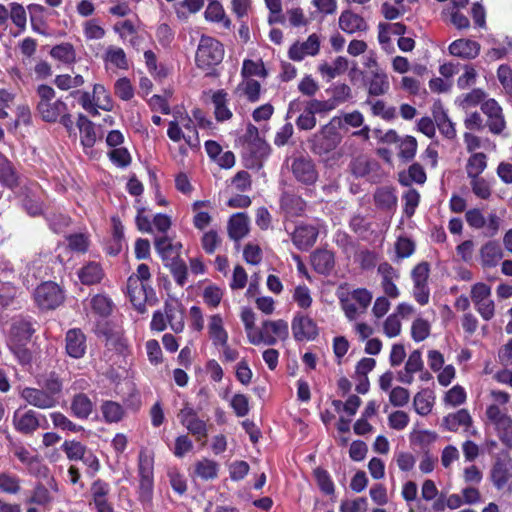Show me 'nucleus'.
<instances>
[{"mask_svg":"<svg viewBox=\"0 0 512 512\" xmlns=\"http://www.w3.org/2000/svg\"><path fill=\"white\" fill-rule=\"evenodd\" d=\"M39 101L36 110L41 119L47 123L59 122L68 132L73 130V120L68 112L67 104L61 99L53 101L55 98V90L46 84H40L36 89Z\"/></svg>","mask_w":512,"mask_h":512,"instance_id":"1","label":"nucleus"},{"mask_svg":"<svg viewBox=\"0 0 512 512\" xmlns=\"http://www.w3.org/2000/svg\"><path fill=\"white\" fill-rule=\"evenodd\" d=\"M150 280V268L145 263L139 264L136 272L127 279V295L134 308L141 314L146 312V304L152 306L158 302L156 292L149 284Z\"/></svg>","mask_w":512,"mask_h":512,"instance_id":"2","label":"nucleus"},{"mask_svg":"<svg viewBox=\"0 0 512 512\" xmlns=\"http://www.w3.org/2000/svg\"><path fill=\"white\" fill-rule=\"evenodd\" d=\"M341 128V117H332L308 140L311 152L318 156H325L333 152L342 141V135L339 131Z\"/></svg>","mask_w":512,"mask_h":512,"instance_id":"3","label":"nucleus"},{"mask_svg":"<svg viewBox=\"0 0 512 512\" xmlns=\"http://www.w3.org/2000/svg\"><path fill=\"white\" fill-rule=\"evenodd\" d=\"M223 58V44L211 36L202 34L195 56L197 67L206 71L207 74H211V71L222 62Z\"/></svg>","mask_w":512,"mask_h":512,"instance_id":"4","label":"nucleus"},{"mask_svg":"<svg viewBox=\"0 0 512 512\" xmlns=\"http://www.w3.org/2000/svg\"><path fill=\"white\" fill-rule=\"evenodd\" d=\"M202 410V406L194 408L191 403L184 402L183 407L179 410L177 417L182 426L195 437L197 441L206 443L208 437L207 421L199 417L198 412Z\"/></svg>","mask_w":512,"mask_h":512,"instance_id":"5","label":"nucleus"},{"mask_svg":"<svg viewBox=\"0 0 512 512\" xmlns=\"http://www.w3.org/2000/svg\"><path fill=\"white\" fill-rule=\"evenodd\" d=\"M288 336L289 327L287 321L278 319L275 321L265 320L262 323V329L255 335L248 334V339L254 345L264 343L272 346L277 343V337L281 340H286Z\"/></svg>","mask_w":512,"mask_h":512,"instance_id":"6","label":"nucleus"},{"mask_svg":"<svg viewBox=\"0 0 512 512\" xmlns=\"http://www.w3.org/2000/svg\"><path fill=\"white\" fill-rule=\"evenodd\" d=\"M62 288L53 281L38 285L34 291V301L41 310H54L64 302Z\"/></svg>","mask_w":512,"mask_h":512,"instance_id":"7","label":"nucleus"},{"mask_svg":"<svg viewBox=\"0 0 512 512\" xmlns=\"http://www.w3.org/2000/svg\"><path fill=\"white\" fill-rule=\"evenodd\" d=\"M291 330L296 342L314 341L319 336L317 323L311 317L300 312L294 315Z\"/></svg>","mask_w":512,"mask_h":512,"instance_id":"8","label":"nucleus"},{"mask_svg":"<svg viewBox=\"0 0 512 512\" xmlns=\"http://www.w3.org/2000/svg\"><path fill=\"white\" fill-rule=\"evenodd\" d=\"M366 65L368 67H376L375 70L371 71L370 76L363 75V82L369 96H382L387 94L390 89V82L386 72L378 68L376 60L370 59Z\"/></svg>","mask_w":512,"mask_h":512,"instance_id":"9","label":"nucleus"},{"mask_svg":"<svg viewBox=\"0 0 512 512\" xmlns=\"http://www.w3.org/2000/svg\"><path fill=\"white\" fill-rule=\"evenodd\" d=\"M36 321L30 316H17L12 319L9 330V343H29L36 332Z\"/></svg>","mask_w":512,"mask_h":512,"instance_id":"10","label":"nucleus"},{"mask_svg":"<svg viewBox=\"0 0 512 512\" xmlns=\"http://www.w3.org/2000/svg\"><path fill=\"white\" fill-rule=\"evenodd\" d=\"M292 174L298 182L313 185L318 179V172L314 161L309 156L295 158L291 165Z\"/></svg>","mask_w":512,"mask_h":512,"instance_id":"11","label":"nucleus"},{"mask_svg":"<svg viewBox=\"0 0 512 512\" xmlns=\"http://www.w3.org/2000/svg\"><path fill=\"white\" fill-rule=\"evenodd\" d=\"M111 486L108 482L98 478L92 482L90 493L92 504L96 512H115L114 506L109 501Z\"/></svg>","mask_w":512,"mask_h":512,"instance_id":"12","label":"nucleus"},{"mask_svg":"<svg viewBox=\"0 0 512 512\" xmlns=\"http://www.w3.org/2000/svg\"><path fill=\"white\" fill-rule=\"evenodd\" d=\"M245 149V166L248 169L255 170H260L263 167L264 161L268 158L271 152L270 145L264 139L250 143L245 146Z\"/></svg>","mask_w":512,"mask_h":512,"instance_id":"13","label":"nucleus"},{"mask_svg":"<svg viewBox=\"0 0 512 512\" xmlns=\"http://www.w3.org/2000/svg\"><path fill=\"white\" fill-rule=\"evenodd\" d=\"M87 351V337L80 328H71L65 333V352L73 359H81Z\"/></svg>","mask_w":512,"mask_h":512,"instance_id":"14","label":"nucleus"},{"mask_svg":"<svg viewBox=\"0 0 512 512\" xmlns=\"http://www.w3.org/2000/svg\"><path fill=\"white\" fill-rule=\"evenodd\" d=\"M154 248L164 265L181 258L182 244L180 242H173V239L167 235L155 237Z\"/></svg>","mask_w":512,"mask_h":512,"instance_id":"15","label":"nucleus"},{"mask_svg":"<svg viewBox=\"0 0 512 512\" xmlns=\"http://www.w3.org/2000/svg\"><path fill=\"white\" fill-rule=\"evenodd\" d=\"M490 477L496 489H503L512 479V460L510 457H497L492 465Z\"/></svg>","mask_w":512,"mask_h":512,"instance_id":"16","label":"nucleus"},{"mask_svg":"<svg viewBox=\"0 0 512 512\" xmlns=\"http://www.w3.org/2000/svg\"><path fill=\"white\" fill-rule=\"evenodd\" d=\"M13 425L16 431L24 435H32L40 428V413L30 409L25 412L16 410L13 414Z\"/></svg>","mask_w":512,"mask_h":512,"instance_id":"17","label":"nucleus"},{"mask_svg":"<svg viewBox=\"0 0 512 512\" xmlns=\"http://www.w3.org/2000/svg\"><path fill=\"white\" fill-rule=\"evenodd\" d=\"M21 397L29 404L39 409H50L57 405L58 400L53 399L44 389L25 387Z\"/></svg>","mask_w":512,"mask_h":512,"instance_id":"18","label":"nucleus"},{"mask_svg":"<svg viewBox=\"0 0 512 512\" xmlns=\"http://www.w3.org/2000/svg\"><path fill=\"white\" fill-rule=\"evenodd\" d=\"M105 271L100 262L89 261L85 263L78 271L79 281L85 286L100 284L105 278Z\"/></svg>","mask_w":512,"mask_h":512,"instance_id":"19","label":"nucleus"},{"mask_svg":"<svg viewBox=\"0 0 512 512\" xmlns=\"http://www.w3.org/2000/svg\"><path fill=\"white\" fill-rule=\"evenodd\" d=\"M320 49V40L317 34H310L302 43H294L289 49V57L294 61H301L306 56H315Z\"/></svg>","mask_w":512,"mask_h":512,"instance_id":"20","label":"nucleus"},{"mask_svg":"<svg viewBox=\"0 0 512 512\" xmlns=\"http://www.w3.org/2000/svg\"><path fill=\"white\" fill-rule=\"evenodd\" d=\"M318 234V229L312 225H299L292 234V242L299 250L307 251L315 244Z\"/></svg>","mask_w":512,"mask_h":512,"instance_id":"21","label":"nucleus"},{"mask_svg":"<svg viewBox=\"0 0 512 512\" xmlns=\"http://www.w3.org/2000/svg\"><path fill=\"white\" fill-rule=\"evenodd\" d=\"M70 411L75 418L87 420L94 411V403L87 394L79 392L71 398Z\"/></svg>","mask_w":512,"mask_h":512,"instance_id":"22","label":"nucleus"},{"mask_svg":"<svg viewBox=\"0 0 512 512\" xmlns=\"http://www.w3.org/2000/svg\"><path fill=\"white\" fill-rule=\"evenodd\" d=\"M311 265L321 275H329L335 266L334 254L326 249H317L311 254Z\"/></svg>","mask_w":512,"mask_h":512,"instance_id":"23","label":"nucleus"},{"mask_svg":"<svg viewBox=\"0 0 512 512\" xmlns=\"http://www.w3.org/2000/svg\"><path fill=\"white\" fill-rule=\"evenodd\" d=\"M449 52L453 56L473 59L479 55L480 44L471 39H458L450 44Z\"/></svg>","mask_w":512,"mask_h":512,"instance_id":"24","label":"nucleus"},{"mask_svg":"<svg viewBox=\"0 0 512 512\" xmlns=\"http://www.w3.org/2000/svg\"><path fill=\"white\" fill-rule=\"evenodd\" d=\"M373 199L376 207L382 211L391 212L396 210L398 199L393 187H378L374 192Z\"/></svg>","mask_w":512,"mask_h":512,"instance_id":"25","label":"nucleus"},{"mask_svg":"<svg viewBox=\"0 0 512 512\" xmlns=\"http://www.w3.org/2000/svg\"><path fill=\"white\" fill-rule=\"evenodd\" d=\"M504 254L497 241H488L480 249L481 265L484 268L495 267Z\"/></svg>","mask_w":512,"mask_h":512,"instance_id":"26","label":"nucleus"},{"mask_svg":"<svg viewBox=\"0 0 512 512\" xmlns=\"http://www.w3.org/2000/svg\"><path fill=\"white\" fill-rule=\"evenodd\" d=\"M472 423V417L467 409H460L455 413H449L442 421L444 428L451 432H456L460 427L468 430Z\"/></svg>","mask_w":512,"mask_h":512,"instance_id":"27","label":"nucleus"},{"mask_svg":"<svg viewBox=\"0 0 512 512\" xmlns=\"http://www.w3.org/2000/svg\"><path fill=\"white\" fill-rule=\"evenodd\" d=\"M0 184L11 190L19 186V174L13 163L4 155H0Z\"/></svg>","mask_w":512,"mask_h":512,"instance_id":"28","label":"nucleus"},{"mask_svg":"<svg viewBox=\"0 0 512 512\" xmlns=\"http://www.w3.org/2000/svg\"><path fill=\"white\" fill-rule=\"evenodd\" d=\"M281 208L291 216H301L307 207L306 201L299 195L284 192L280 199Z\"/></svg>","mask_w":512,"mask_h":512,"instance_id":"29","label":"nucleus"},{"mask_svg":"<svg viewBox=\"0 0 512 512\" xmlns=\"http://www.w3.org/2000/svg\"><path fill=\"white\" fill-rule=\"evenodd\" d=\"M181 304L178 301H165L164 315L175 333H180L184 329L183 311L179 310Z\"/></svg>","mask_w":512,"mask_h":512,"instance_id":"30","label":"nucleus"},{"mask_svg":"<svg viewBox=\"0 0 512 512\" xmlns=\"http://www.w3.org/2000/svg\"><path fill=\"white\" fill-rule=\"evenodd\" d=\"M208 334L215 347L226 345V342H228V333L224 328L221 315L214 314L210 317Z\"/></svg>","mask_w":512,"mask_h":512,"instance_id":"31","label":"nucleus"},{"mask_svg":"<svg viewBox=\"0 0 512 512\" xmlns=\"http://www.w3.org/2000/svg\"><path fill=\"white\" fill-rule=\"evenodd\" d=\"M348 69V60L343 56H338L332 64L323 62L318 66V72L327 82L343 74Z\"/></svg>","mask_w":512,"mask_h":512,"instance_id":"32","label":"nucleus"},{"mask_svg":"<svg viewBox=\"0 0 512 512\" xmlns=\"http://www.w3.org/2000/svg\"><path fill=\"white\" fill-rule=\"evenodd\" d=\"M228 93L224 89L215 91L212 95L214 115L218 122H224L232 118V112L228 108Z\"/></svg>","mask_w":512,"mask_h":512,"instance_id":"33","label":"nucleus"},{"mask_svg":"<svg viewBox=\"0 0 512 512\" xmlns=\"http://www.w3.org/2000/svg\"><path fill=\"white\" fill-rule=\"evenodd\" d=\"M77 126L80 131V141L83 147L92 148L96 143V131L92 121L85 115L79 114Z\"/></svg>","mask_w":512,"mask_h":512,"instance_id":"34","label":"nucleus"},{"mask_svg":"<svg viewBox=\"0 0 512 512\" xmlns=\"http://www.w3.org/2000/svg\"><path fill=\"white\" fill-rule=\"evenodd\" d=\"M248 218L244 213L234 214L228 222L229 237L235 241L242 239L247 235Z\"/></svg>","mask_w":512,"mask_h":512,"instance_id":"35","label":"nucleus"},{"mask_svg":"<svg viewBox=\"0 0 512 512\" xmlns=\"http://www.w3.org/2000/svg\"><path fill=\"white\" fill-rule=\"evenodd\" d=\"M219 465L216 461L203 458L194 464V476L204 481L214 480L218 477Z\"/></svg>","mask_w":512,"mask_h":512,"instance_id":"36","label":"nucleus"},{"mask_svg":"<svg viewBox=\"0 0 512 512\" xmlns=\"http://www.w3.org/2000/svg\"><path fill=\"white\" fill-rule=\"evenodd\" d=\"M100 410L103 416V419L106 423H118L125 416V410L123 406L112 400L103 401Z\"/></svg>","mask_w":512,"mask_h":512,"instance_id":"37","label":"nucleus"},{"mask_svg":"<svg viewBox=\"0 0 512 512\" xmlns=\"http://www.w3.org/2000/svg\"><path fill=\"white\" fill-rule=\"evenodd\" d=\"M339 26L343 32H363L367 29L362 17L352 12H343L339 18Z\"/></svg>","mask_w":512,"mask_h":512,"instance_id":"38","label":"nucleus"},{"mask_svg":"<svg viewBox=\"0 0 512 512\" xmlns=\"http://www.w3.org/2000/svg\"><path fill=\"white\" fill-rule=\"evenodd\" d=\"M22 480L21 478L9 471L0 472V492L9 495H17L20 493Z\"/></svg>","mask_w":512,"mask_h":512,"instance_id":"39","label":"nucleus"},{"mask_svg":"<svg viewBox=\"0 0 512 512\" xmlns=\"http://www.w3.org/2000/svg\"><path fill=\"white\" fill-rule=\"evenodd\" d=\"M205 18L212 22H223L225 29H230L231 20L226 16L225 10L220 2L212 0L205 10Z\"/></svg>","mask_w":512,"mask_h":512,"instance_id":"40","label":"nucleus"},{"mask_svg":"<svg viewBox=\"0 0 512 512\" xmlns=\"http://www.w3.org/2000/svg\"><path fill=\"white\" fill-rule=\"evenodd\" d=\"M167 136L173 142H179L180 140L184 139L185 142L191 148L199 147V144H200L199 137L197 135H195V136L185 135L182 132V129L176 120L169 122L168 129H167Z\"/></svg>","mask_w":512,"mask_h":512,"instance_id":"41","label":"nucleus"},{"mask_svg":"<svg viewBox=\"0 0 512 512\" xmlns=\"http://www.w3.org/2000/svg\"><path fill=\"white\" fill-rule=\"evenodd\" d=\"M93 313L100 317H108L112 313L113 302L110 297L103 294H96L90 300Z\"/></svg>","mask_w":512,"mask_h":512,"instance_id":"42","label":"nucleus"},{"mask_svg":"<svg viewBox=\"0 0 512 512\" xmlns=\"http://www.w3.org/2000/svg\"><path fill=\"white\" fill-rule=\"evenodd\" d=\"M413 406L417 414L421 416L428 415L433 407L431 391L424 389L416 393L413 400Z\"/></svg>","mask_w":512,"mask_h":512,"instance_id":"43","label":"nucleus"},{"mask_svg":"<svg viewBox=\"0 0 512 512\" xmlns=\"http://www.w3.org/2000/svg\"><path fill=\"white\" fill-rule=\"evenodd\" d=\"M487 167V157L483 152L472 154L467 162L466 170L469 178H476Z\"/></svg>","mask_w":512,"mask_h":512,"instance_id":"44","label":"nucleus"},{"mask_svg":"<svg viewBox=\"0 0 512 512\" xmlns=\"http://www.w3.org/2000/svg\"><path fill=\"white\" fill-rule=\"evenodd\" d=\"M313 475L322 493H324L325 495L334 494L335 485L329 472L326 469L322 467H316L313 470Z\"/></svg>","mask_w":512,"mask_h":512,"instance_id":"45","label":"nucleus"},{"mask_svg":"<svg viewBox=\"0 0 512 512\" xmlns=\"http://www.w3.org/2000/svg\"><path fill=\"white\" fill-rule=\"evenodd\" d=\"M138 477L139 479L154 478V458L145 450L138 455Z\"/></svg>","mask_w":512,"mask_h":512,"instance_id":"46","label":"nucleus"},{"mask_svg":"<svg viewBox=\"0 0 512 512\" xmlns=\"http://www.w3.org/2000/svg\"><path fill=\"white\" fill-rule=\"evenodd\" d=\"M68 248L76 253L85 254L90 247L89 236L85 233H73L66 237Z\"/></svg>","mask_w":512,"mask_h":512,"instance_id":"47","label":"nucleus"},{"mask_svg":"<svg viewBox=\"0 0 512 512\" xmlns=\"http://www.w3.org/2000/svg\"><path fill=\"white\" fill-rule=\"evenodd\" d=\"M418 143L415 137L406 136L400 141L398 157L403 162H410L414 159L417 152Z\"/></svg>","mask_w":512,"mask_h":512,"instance_id":"48","label":"nucleus"},{"mask_svg":"<svg viewBox=\"0 0 512 512\" xmlns=\"http://www.w3.org/2000/svg\"><path fill=\"white\" fill-rule=\"evenodd\" d=\"M52 501V496L48 488L41 482L36 483L32 490L31 496L26 500L28 504L46 506Z\"/></svg>","mask_w":512,"mask_h":512,"instance_id":"49","label":"nucleus"},{"mask_svg":"<svg viewBox=\"0 0 512 512\" xmlns=\"http://www.w3.org/2000/svg\"><path fill=\"white\" fill-rule=\"evenodd\" d=\"M169 269L177 285L183 287L187 282L188 267L183 259H178L164 265Z\"/></svg>","mask_w":512,"mask_h":512,"instance_id":"50","label":"nucleus"},{"mask_svg":"<svg viewBox=\"0 0 512 512\" xmlns=\"http://www.w3.org/2000/svg\"><path fill=\"white\" fill-rule=\"evenodd\" d=\"M46 220L49 228L56 234L63 233L71 224V218L68 215L57 212L47 214Z\"/></svg>","mask_w":512,"mask_h":512,"instance_id":"51","label":"nucleus"},{"mask_svg":"<svg viewBox=\"0 0 512 512\" xmlns=\"http://www.w3.org/2000/svg\"><path fill=\"white\" fill-rule=\"evenodd\" d=\"M92 95L97 107L104 111H111L113 109L111 95L102 84H95L93 86Z\"/></svg>","mask_w":512,"mask_h":512,"instance_id":"52","label":"nucleus"},{"mask_svg":"<svg viewBox=\"0 0 512 512\" xmlns=\"http://www.w3.org/2000/svg\"><path fill=\"white\" fill-rule=\"evenodd\" d=\"M50 418L55 428L74 433L82 432L84 430L83 426L75 424L62 412H52L50 414Z\"/></svg>","mask_w":512,"mask_h":512,"instance_id":"53","label":"nucleus"},{"mask_svg":"<svg viewBox=\"0 0 512 512\" xmlns=\"http://www.w3.org/2000/svg\"><path fill=\"white\" fill-rule=\"evenodd\" d=\"M105 61L110 62L115 67L122 69V70H128L129 69V63L126 57V54L122 48L118 47H109L107 49L106 55H105Z\"/></svg>","mask_w":512,"mask_h":512,"instance_id":"54","label":"nucleus"},{"mask_svg":"<svg viewBox=\"0 0 512 512\" xmlns=\"http://www.w3.org/2000/svg\"><path fill=\"white\" fill-rule=\"evenodd\" d=\"M61 449L69 460L77 461L84 457L87 447L76 440H65Z\"/></svg>","mask_w":512,"mask_h":512,"instance_id":"55","label":"nucleus"},{"mask_svg":"<svg viewBox=\"0 0 512 512\" xmlns=\"http://www.w3.org/2000/svg\"><path fill=\"white\" fill-rule=\"evenodd\" d=\"M267 9L269 10L268 23L270 25L285 24V15L282 10L281 0H264Z\"/></svg>","mask_w":512,"mask_h":512,"instance_id":"56","label":"nucleus"},{"mask_svg":"<svg viewBox=\"0 0 512 512\" xmlns=\"http://www.w3.org/2000/svg\"><path fill=\"white\" fill-rule=\"evenodd\" d=\"M404 202L403 212L406 217L411 218L420 203V194L415 188L408 189L402 196Z\"/></svg>","mask_w":512,"mask_h":512,"instance_id":"57","label":"nucleus"},{"mask_svg":"<svg viewBox=\"0 0 512 512\" xmlns=\"http://www.w3.org/2000/svg\"><path fill=\"white\" fill-rule=\"evenodd\" d=\"M51 56L63 63L70 64L75 61V50L69 43L56 45L51 49Z\"/></svg>","mask_w":512,"mask_h":512,"instance_id":"58","label":"nucleus"},{"mask_svg":"<svg viewBox=\"0 0 512 512\" xmlns=\"http://www.w3.org/2000/svg\"><path fill=\"white\" fill-rule=\"evenodd\" d=\"M241 74L246 79H249L252 76L265 78L267 76V70L265 69L262 61L255 62L251 59H245L243 61Z\"/></svg>","mask_w":512,"mask_h":512,"instance_id":"59","label":"nucleus"},{"mask_svg":"<svg viewBox=\"0 0 512 512\" xmlns=\"http://www.w3.org/2000/svg\"><path fill=\"white\" fill-rule=\"evenodd\" d=\"M114 94L123 101H129L134 97V87L127 77H121L114 84Z\"/></svg>","mask_w":512,"mask_h":512,"instance_id":"60","label":"nucleus"},{"mask_svg":"<svg viewBox=\"0 0 512 512\" xmlns=\"http://www.w3.org/2000/svg\"><path fill=\"white\" fill-rule=\"evenodd\" d=\"M366 104L371 105V112L374 116H380L382 119L390 121L396 116L395 107H386V104L382 100L371 101L367 99Z\"/></svg>","mask_w":512,"mask_h":512,"instance_id":"61","label":"nucleus"},{"mask_svg":"<svg viewBox=\"0 0 512 512\" xmlns=\"http://www.w3.org/2000/svg\"><path fill=\"white\" fill-rule=\"evenodd\" d=\"M110 161L120 168L128 167L132 162L130 152L125 147H117L108 152Z\"/></svg>","mask_w":512,"mask_h":512,"instance_id":"62","label":"nucleus"},{"mask_svg":"<svg viewBox=\"0 0 512 512\" xmlns=\"http://www.w3.org/2000/svg\"><path fill=\"white\" fill-rule=\"evenodd\" d=\"M295 123L299 130L304 131H309L316 127V115L306 103L304 104L303 112L297 117Z\"/></svg>","mask_w":512,"mask_h":512,"instance_id":"63","label":"nucleus"},{"mask_svg":"<svg viewBox=\"0 0 512 512\" xmlns=\"http://www.w3.org/2000/svg\"><path fill=\"white\" fill-rule=\"evenodd\" d=\"M43 389L53 399H58V396L61 394L62 389H63V382L57 373L51 372L48 375V377L44 381Z\"/></svg>","mask_w":512,"mask_h":512,"instance_id":"64","label":"nucleus"}]
</instances>
